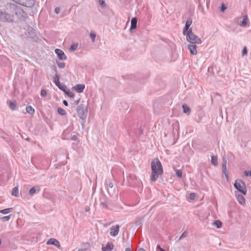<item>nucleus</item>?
Listing matches in <instances>:
<instances>
[{
	"mask_svg": "<svg viewBox=\"0 0 251 251\" xmlns=\"http://www.w3.org/2000/svg\"><path fill=\"white\" fill-rule=\"evenodd\" d=\"M57 64L59 68H64L65 66V63L64 62L57 61Z\"/></svg>",
	"mask_w": 251,
	"mask_h": 251,
	"instance_id": "34",
	"label": "nucleus"
},
{
	"mask_svg": "<svg viewBox=\"0 0 251 251\" xmlns=\"http://www.w3.org/2000/svg\"><path fill=\"white\" fill-rule=\"evenodd\" d=\"M247 53V48H246V47H244V48L243 49V50L242 51V54L243 56H244V55L246 54Z\"/></svg>",
	"mask_w": 251,
	"mask_h": 251,
	"instance_id": "44",
	"label": "nucleus"
},
{
	"mask_svg": "<svg viewBox=\"0 0 251 251\" xmlns=\"http://www.w3.org/2000/svg\"><path fill=\"white\" fill-rule=\"evenodd\" d=\"M211 162L213 165L217 166L218 165V159L217 156H212Z\"/></svg>",
	"mask_w": 251,
	"mask_h": 251,
	"instance_id": "22",
	"label": "nucleus"
},
{
	"mask_svg": "<svg viewBox=\"0 0 251 251\" xmlns=\"http://www.w3.org/2000/svg\"><path fill=\"white\" fill-rule=\"evenodd\" d=\"M134 177L135 176H132V175H130L128 177H127V179H129V178H131V179H134Z\"/></svg>",
	"mask_w": 251,
	"mask_h": 251,
	"instance_id": "52",
	"label": "nucleus"
},
{
	"mask_svg": "<svg viewBox=\"0 0 251 251\" xmlns=\"http://www.w3.org/2000/svg\"><path fill=\"white\" fill-rule=\"evenodd\" d=\"M54 12L56 13V14H59L60 12V8L58 7H56L54 9Z\"/></svg>",
	"mask_w": 251,
	"mask_h": 251,
	"instance_id": "46",
	"label": "nucleus"
},
{
	"mask_svg": "<svg viewBox=\"0 0 251 251\" xmlns=\"http://www.w3.org/2000/svg\"><path fill=\"white\" fill-rule=\"evenodd\" d=\"M213 225L216 226L217 227L219 228L220 227L222 226V223L221 221L219 220L215 221L213 222Z\"/></svg>",
	"mask_w": 251,
	"mask_h": 251,
	"instance_id": "30",
	"label": "nucleus"
},
{
	"mask_svg": "<svg viewBox=\"0 0 251 251\" xmlns=\"http://www.w3.org/2000/svg\"><path fill=\"white\" fill-rule=\"evenodd\" d=\"M47 95V92L45 90L42 89L41 91V96L42 97H45Z\"/></svg>",
	"mask_w": 251,
	"mask_h": 251,
	"instance_id": "40",
	"label": "nucleus"
},
{
	"mask_svg": "<svg viewBox=\"0 0 251 251\" xmlns=\"http://www.w3.org/2000/svg\"><path fill=\"white\" fill-rule=\"evenodd\" d=\"M9 107L10 109L12 110H15L16 109V104L14 102L10 101L9 102Z\"/></svg>",
	"mask_w": 251,
	"mask_h": 251,
	"instance_id": "27",
	"label": "nucleus"
},
{
	"mask_svg": "<svg viewBox=\"0 0 251 251\" xmlns=\"http://www.w3.org/2000/svg\"><path fill=\"white\" fill-rule=\"evenodd\" d=\"M74 88L77 93H80L83 91L85 85L82 84H78L76 85Z\"/></svg>",
	"mask_w": 251,
	"mask_h": 251,
	"instance_id": "15",
	"label": "nucleus"
},
{
	"mask_svg": "<svg viewBox=\"0 0 251 251\" xmlns=\"http://www.w3.org/2000/svg\"><path fill=\"white\" fill-rule=\"evenodd\" d=\"M10 218H11V215H9L3 216V217L0 218V220L2 221H8L10 220Z\"/></svg>",
	"mask_w": 251,
	"mask_h": 251,
	"instance_id": "32",
	"label": "nucleus"
},
{
	"mask_svg": "<svg viewBox=\"0 0 251 251\" xmlns=\"http://www.w3.org/2000/svg\"><path fill=\"white\" fill-rule=\"evenodd\" d=\"M125 251H133L130 248H127L126 249Z\"/></svg>",
	"mask_w": 251,
	"mask_h": 251,
	"instance_id": "54",
	"label": "nucleus"
},
{
	"mask_svg": "<svg viewBox=\"0 0 251 251\" xmlns=\"http://www.w3.org/2000/svg\"><path fill=\"white\" fill-rule=\"evenodd\" d=\"M185 35L186 36L187 41L190 44L200 45L202 43L201 40L192 32V28H190Z\"/></svg>",
	"mask_w": 251,
	"mask_h": 251,
	"instance_id": "2",
	"label": "nucleus"
},
{
	"mask_svg": "<svg viewBox=\"0 0 251 251\" xmlns=\"http://www.w3.org/2000/svg\"><path fill=\"white\" fill-rule=\"evenodd\" d=\"M151 180L155 182L159 176L163 173V169L160 161L158 158L152 160L151 162Z\"/></svg>",
	"mask_w": 251,
	"mask_h": 251,
	"instance_id": "1",
	"label": "nucleus"
},
{
	"mask_svg": "<svg viewBox=\"0 0 251 251\" xmlns=\"http://www.w3.org/2000/svg\"><path fill=\"white\" fill-rule=\"evenodd\" d=\"M234 186L238 190L237 192H239L240 193H241L244 195H246L247 190L244 182L241 180H236L234 184Z\"/></svg>",
	"mask_w": 251,
	"mask_h": 251,
	"instance_id": "4",
	"label": "nucleus"
},
{
	"mask_svg": "<svg viewBox=\"0 0 251 251\" xmlns=\"http://www.w3.org/2000/svg\"><path fill=\"white\" fill-rule=\"evenodd\" d=\"M57 111H58V113H59L60 115H61L62 116L66 115V112L65 111V110L64 109H63L62 108H58L57 109Z\"/></svg>",
	"mask_w": 251,
	"mask_h": 251,
	"instance_id": "28",
	"label": "nucleus"
},
{
	"mask_svg": "<svg viewBox=\"0 0 251 251\" xmlns=\"http://www.w3.org/2000/svg\"><path fill=\"white\" fill-rule=\"evenodd\" d=\"M226 164H227L226 159L225 158H223V163H222V169H225L226 168Z\"/></svg>",
	"mask_w": 251,
	"mask_h": 251,
	"instance_id": "38",
	"label": "nucleus"
},
{
	"mask_svg": "<svg viewBox=\"0 0 251 251\" xmlns=\"http://www.w3.org/2000/svg\"><path fill=\"white\" fill-rule=\"evenodd\" d=\"M89 244H86L84 248L79 249L77 251H89Z\"/></svg>",
	"mask_w": 251,
	"mask_h": 251,
	"instance_id": "29",
	"label": "nucleus"
},
{
	"mask_svg": "<svg viewBox=\"0 0 251 251\" xmlns=\"http://www.w3.org/2000/svg\"><path fill=\"white\" fill-rule=\"evenodd\" d=\"M188 236V233L186 231H184L182 233L181 235L179 238L178 241L181 240L182 238H185Z\"/></svg>",
	"mask_w": 251,
	"mask_h": 251,
	"instance_id": "36",
	"label": "nucleus"
},
{
	"mask_svg": "<svg viewBox=\"0 0 251 251\" xmlns=\"http://www.w3.org/2000/svg\"><path fill=\"white\" fill-rule=\"evenodd\" d=\"M76 112L80 119L84 120L87 116V106L84 102L78 105L76 108Z\"/></svg>",
	"mask_w": 251,
	"mask_h": 251,
	"instance_id": "3",
	"label": "nucleus"
},
{
	"mask_svg": "<svg viewBox=\"0 0 251 251\" xmlns=\"http://www.w3.org/2000/svg\"><path fill=\"white\" fill-rule=\"evenodd\" d=\"M78 44H73L71 46L70 50L72 51H75L77 49Z\"/></svg>",
	"mask_w": 251,
	"mask_h": 251,
	"instance_id": "33",
	"label": "nucleus"
},
{
	"mask_svg": "<svg viewBox=\"0 0 251 251\" xmlns=\"http://www.w3.org/2000/svg\"><path fill=\"white\" fill-rule=\"evenodd\" d=\"M226 9V7L225 6H224L223 4H222L221 7L220 11L221 12H223Z\"/></svg>",
	"mask_w": 251,
	"mask_h": 251,
	"instance_id": "47",
	"label": "nucleus"
},
{
	"mask_svg": "<svg viewBox=\"0 0 251 251\" xmlns=\"http://www.w3.org/2000/svg\"><path fill=\"white\" fill-rule=\"evenodd\" d=\"M114 245L112 243L108 242L106 245H102V251H111L113 249Z\"/></svg>",
	"mask_w": 251,
	"mask_h": 251,
	"instance_id": "13",
	"label": "nucleus"
},
{
	"mask_svg": "<svg viewBox=\"0 0 251 251\" xmlns=\"http://www.w3.org/2000/svg\"><path fill=\"white\" fill-rule=\"evenodd\" d=\"M120 226L118 225L112 226L110 228L109 234L113 237L117 236L119 232Z\"/></svg>",
	"mask_w": 251,
	"mask_h": 251,
	"instance_id": "8",
	"label": "nucleus"
},
{
	"mask_svg": "<svg viewBox=\"0 0 251 251\" xmlns=\"http://www.w3.org/2000/svg\"><path fill=\"white\" fill-rule=\"evenodd\" d=\"M47 244L48 245H54L55 247H57L58 248H60V244L59 242L54 238H50L47 242Z\"/></svg>",
	"mask_w": 251,
	"mask_h": 251,
	"instance_id": "12",
	"label": "nucleus"
},
{
	"mask_svg": "<svg viewBox=\"0 0 251 251\" xmlns=\"http://www.w3.org/2000/svg\"><path fill=\"white\" fill-rule=\"evenodd\" d=\"M241 19V17H238L234 19V22L235 23H238L239 20Z\"/></svg>",
	"mask_w": 251,
	"mask_h": 251,
	"instance_id": "48",
	"label": "nucleus"
},
{
	"mask_svg": "<svg viewBox=\"0 0 251 251\" xmlns=\"http://www.w3.org/2000/svg\"><path fill=\"white\" fill-rule=\"evenodd\" d=\"M13 21V17L5 11L0 10V22L9 23Z\"/></svg>",
	"mask_w": 251,
	"mask_h": 251,
	"instance_id": "5",
	"label": "nucleus"
},
{
	"mask_svg": "<svg viewBox=\"0 0 251 251\" xmlns=\"http://www.w3.org/2000/svg\"><path fill=\"white\" fill-rule=\"evenodd\" d=\"M244 195L242 193H240L239 192H235V196L236 198L237 201L242 205H245L246 203L245 198Z\"/></svg>",
	"mask_w": 251,
	"mask_h": 251,
	"instance_id": "7",
	"label": "nucleus"
},
{
	"mask_svg": "<svg viewBox=\"0 0 251 251\" xmlns=\"http://www.w3.org/2000/svg\"><path fill=\"white\" fill-rule=\"evenodd\" d=\"M138 251H146L144 249L141 248Z\"/></svg>",
	"mask_w": 251,
	"mask_h": 251,
	"instance_id": "56",
	"label": "nucleus"
},
{
	"mask_svg": "<svg viewBox=\"0 0 251 251\" xmlns=\"http://www.w3.org/2000/svg\"><path fill=\"white\" fill-rule=\"evenodd\" d=\"M90 37L92 39V41L94 43L95 41V38L96 36V33L94 32H91L90 33Z\"/></svg>",
	"mask_w": 251,
	"mask_h": 251,
	"instance_id": "31",
	"label": "nucleus"
},
{
	"mask_svg": "<svg viewBox=\"0 0 251 251\" xmlns=\"http://www.w3.org/2000/svg\"><path fill=\"white\" fill-rule=\"evenodd\" d=\"M63 103L64 104V105H65V106L68 105V102L66 100H64L63 101Z\"/></svg>",
	"mask_w": 251,
	"mask_h": 251,
	"instance_id": "53",
	"label": "nucleus"
},
{
	"mask_svg": "<svg viewBox=\"0 0 251 251\" xmlns=\"http://www.w3.org/2000/svg\"><path fill=\"white\" fill-rule=\"evenodd\" d=\"M56 86L58 87L59 89L61 90L63 92H65V90L67 89V86L61 83L60 82L59 83V84H57Z\"/></svg>",
	"mask_w": 251,
	"mask_h": 251,
	"instance_id": "25",
	"label": "nucleus"
},
{
	"mask_svg": "<svg viewBox=\"0 0 251 251\" xmlns=\"http://www.w3.org/2000/svg\"><path fill=\"white\" fill-rule=\"evenodd\" d=\"M183 109V112L184 113L189 115L190 113V108L186 104H183L182 106Z\"/></svg>",
	"mask_w": 251,
	"mask_h": 251,
	"instance_id": "19",
	"label": "nucleus"
},
{
	"mask_svg": "<svg viewBox=\"0 0 251 251\" xmlns=\"http://www.w3.org/2000/svg\"><path fill=\"white\" fill-rule=\"evenodd\" d=\"M190 199L191 200H194L196 198V194L194 193H192L190 194Z\"/></svg>",
	"mask_w": 251,
	"mask_h": 251,
	"instance_id": "42",
	"label": "nucleus"
},
{
	"mask_svg": "<svg viewBox=\"0 0 251 251\" xmlns=\"http://www.w3.org/2000/svg\"><path fill=\"white\" fill-rule=\"evenodd\" d=\"M12 208H5L2 210H0V213L3 214H6L12 212Z\"/></svg>",
	"mask_w": 251,
	"mask_h": 251,
	"instance_id": "23",
	"label": "nucleus"
},
{
	"mask_svg": "<svg viewBox=\"0 0 251 251\" xmlns=\"http://www.w3.org/2000/svg\"><path fill=\"white\" fill-rule=\"evenodd\" d=\"M223 169V173L225 174V176L226 177V179H228V174L227 172L226 168L225 169Z\"/></svg>",
	"mask_w": 251,
	"mask_h": 251,
	"instance_id": "41",
	"label": "nucleus"
},
{
	"mask_svg": "<svg viewBox=\"0 0 251 251\" xmlns=\"http://www.w3.org/2000/svg\"><path fill=\"white\" fill-rule=\"evenodd\" d=\"M105 184L107 185L108 187L112 188L113 187V183L110 180H106L105 182Z\"/></svg>",
	"mask_w": 251,
	"mask_h": 251,
	"instance_id": "37",
	"label": "nucleus"
},
{
	"mask_svg": "<svg viewBox=\"0 0 251 251\" xmlns=\"http://www.w3.org/2000/svg\"><path fill=\"white\" fill-rule=\"evenodd\" d=\"M26 31L25 32V34L28 35L29 37H32L35 35V30L31 26H27L25 28Z\"/></svg>",
	"mask_w": 251,
	"mask_h": 251,
	"instance_id": "14",
	"label": "nucleus"
},
{
	"mask_svg": "<svg viewBox=\"0 0 251 251\" xmlns=\"http://www.w3.org/2000/svg\"><path fill=\"white\" fill-rule=\"evenodd\" d=\"M89 210H90L89 207H86V208H85V211H86V212H87V211H89Z\"/></svg>",
	"mask_w": 251,
	"mask_h": 251,
	"instance_id": "55",
	"label": "nucleus"
},
{
	"mask_svg": "<svg viewBox=\"0 0 251 251\" xmlns=\"http://www.w3.org/2000/svg\"><path fill=\"white\" fill-rule=\"evenodd\" d=\"M244 174L246 176H250L251 177V171H246L245 172Z\"/></svg>",
	"mask_w": 251,
	"mask_h": 251,
	"instance_id": "43",
	"label": "nucleus"
},
{
	"mask_svg": "<svg viewBox=\"0 0 251 251\" xmlns=\"http://www.w3.org/2000/svg\"><path fill=\"white\" fill-rule=\"evenodd\" d=\"M79 101H80V100H79V99H78V100H75V101H74V102L73 104L74 105H76V104H78V103H79Z\"/></svg>",
	"mask_w": 251,
	"mask_h": 251,
	"instance_id": "50",
	"label": "nucleus"
},
{
	"mask_svg": "<svg viewBox=\"0 0 251 251\" xmlns=\"http://www.w3.org/2000/svg\"><path fill=\"white\" fill-rule=\"evenodd\" d=\"M243 20L240 23L239 25L241 26L246 27L247 26L248 22V18L247 15H243L242 17Z\"/></svg>",
	"mask_w": 251,
	"mask_h": 251,
	"instance_id": "17",
	"label": "nucleus"
},
{
	"mask_svg": "<svg viewBox=\"0 0 251 251\" xmlns=\"http://www.w3.org/2000/svg\"><path fill=\"white\" fill-rule=\"evenodd\" d=\"M99 1L102 8H105L106 7V4L104 0H99Z\"/></svg>",
	"mask_w": 251,
	"mask_h": 251,
	"instance_id": "35",
	"label": "nucleus"
},
{
	"mask_svg": "<svg viewBox=\"0 0 251 251\" xmlns=\"http://www.w3.org/2000/svg\"><path fill=\"white\" fill-rule=\"evenodd\" d=\"M26 111L29 114L32 115L34 114L35 111L34 109L31 106H27L26 107Z\"/></svg>",
	"mask_w": 251,
	"mask_h": 251,
	"instance_id": "20",
	"label": "nucleus"
},
{
	"mask_svg": "<svg viewBox=\"0 0 251 251\" xmlns=\"http://www.w3.org/2000/svg\"><path fill=\"white\" fill-rule=\"evenodd\" d=\"M176 175L178 177H181L182 176V175L181 170H177L176 171Z\"/></svg>",
	"mask_w": 251,
	"mask_h": 251,
	"instance_id": "39",
	"label": "nucleus"
},
{
	"mask_svg": "<svg viewBox=\"0 0 251 251\" xmlns=\"http://www.w3.org/2000/svg\"><path fill=\"white\" fill-rule=\"evenodd\" d=\"M75 139H76V137H75V136H74L72 137V139H73V140H75Z\"/></svg>",
	"mask_w": 251,
	"mask_h": 251,
	"instance_id": "57",
	"label": "nucleus"
},
{
	"mask_svg": "<svg viewBox=\"0 0 251 251\" xmlns=\"http://www.w3.org/2000/svg\"><path fill=\"white\" fill-rule=\"evenodd\" d=\"M65 94H66L68 96H69L70 98H74L75 97V94L71 91L70 90L66 89L65 90V92H64Z\"/></svg>",
	"mask_w": 251,
	"mask_h": 251,
	"instance_id": "26",
	"label": "nucleus"
},
{
	"mask_svg": "<svg viewBox=\"0 0 251 251\" xmlns=\"http://www.w3.org/2000/svg\"><path fill=\"white\" fill-rule=\"evenodd\" d=\"M12 195L16 197L19 196V190L17 187L13 188L12 192Z\"/></svg>",
	"mask_w": 251,
	"mask_h": 251,
	"instance_id": "24",
	"label": "nucleus"
},
{
	"mask_svg": "<svg viewBox=\"0 0 251 251\" xmlns=\"http://www.w3.org/2000/svg\"><path fill=\"white\" fill-rule=\"evenodd\" d=\"M55 52L57 54V57L60 60H66L67 58V57L66 55L65 54L64 51L58 49H56L55 50Z\"/></svg>",
	"mask_w": 251,
	"mask_h": 251,
	"instance_id": "9",
	"label": "nucleus"
},
{
	"mask_svg": "<svg viewBox=\"0 0 251 251\" xmlns=\"http://www.w3.org/2000/svg\"><path fill=\"white\" fill-rule=\"evenodd\" d=\"M196 44H190L188 45V49L190 53L193 55H196L197 53Z\"/></svg>",
	"mask_w": 251,
	"mask_h": 251,
	"instance_id": "11",
	"label": "nucleus"
},
{
	"mask_svg": "<svg viewBox=\"0 0 251 251\" xmlns=\"http://www.w3.org/2000/svg\"><path fill=\"white\" fill-rule=\"evenodd\" d=\"M101 204L103 207H106L107 205V202L105 201L101 202Z\"/></svg>",
	"mask_w": 251,
	"mask_h": 251,
	"instance_id": "49",
	"label": "nucleus"
},
{
	"mask_svg": "<svg viewBox=\"0 0 251 251\" xmlns=\"http://www.w3.org/2000/svg\"><path fill=\"white\" fill-rule=\"evenodd\" d=\"M15 2L28 7H32L34 3V0H12Z\"/></svg>",
	"mask_w": 251,
	"mask_h": 251,
	"instance_id": "6",
	"label": "nucleus"
},
{
	"mask_svg": "<svg viewBox=\"0 0 251 251\" xmlns=\"http://www.w3.org/2000/svg\"><path fill=\"white\" fill-rule=\"evenodd\" d=\"M137 20L136 18H133L131 20V26L130 29H133L136 28L137 26Z\"/></svg>",
	"mask_w": 251,
	"mask_h": 251,
	"instance_id": "18",
	"label": "nucleus"
},
{
	"mask_svg": "<svg viewBox=\"0 0 251 251\" xmlns=\"http://www.w3.org/2000/svg\"><path fill=\"white\" fill-rule=\"evenodd\" d=\"M192 20L191 19H188L186 23L185 26L183 29V34L184 35L186 34L188 31L189 30V27L192 25Z\"/></svg>",
	"mask_w": 251,
	"mask_h": 251,
	"instance_id": "10",
	"label": "nucleus"
},
{
	"mask_svg": "<svg viewBox=\"0 0 251 251\" xmlns=\"http://www.w3.org/2000/svg\"><path fill=\"white\" fill-rule=\"evenodd\" d=\"M52 81L56 85L57 84H59V76L57 73L54 76H53Z\"/></svg>",
	"mask_w": 251,
	"mask_h": 251,
	"instance_id": "21",
	"label": "nucleus"
},
{
	"mask_svg": "<svg viewBox=\"0 0 251 251\" xmlns=\"http://www.w3.org/2000/svg\"><path fill=\"white\" fill-rule=\"evenodd\" d=\"M136 225L137 226H139L141 224V220H137L136 222Z\"/></svg>",
	"mask_w": 251,
	"mask_h": 251,
	"instance_id": "51",
	"label": "nucleus"
},
{
	"mask_svg": "<svg viewBox=\"0 0 251 251\" xmlns=\"http://www.w3.org/2000/svg\"><path fill=\"white\" fill-rule=\"evenodd\" d=\"M40 191V187L38 186H35L29 189V194L31 196H33L36 192H39Z\"/></svg>",
	"mask_w": 251,
	"mask_h": 251,
	"instance_id": "16",
	"label": "nucleus"
},
{
	"mask_svg": "<svg viewBox=\"0 0 251 251\" xmlns=\"http://www.w3.org/2000/svg\"><path fill=\"white\" fill-rule=\"evenodd\" d=\"M156 251H165V250L161 248L159 245H158L156 248Z\"/></svg>",
	"mask_w": 251,
	"mask_h": 251,
	"instance_id": "45",
	"label": "nucleus"
}]
</instances>
